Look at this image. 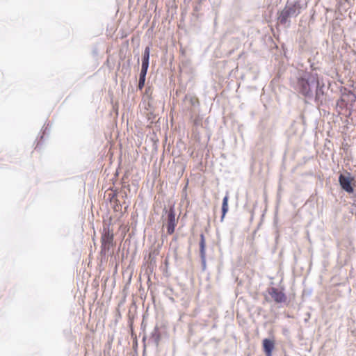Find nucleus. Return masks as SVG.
Segmentation results:
<instances>
[{
	"instance_id": "1",
	"label": "nucleus",
	"mask_w": 356,
	"mask_h": 356,
	"mask_svg": "<svg viewBox=\"0 0 356 356\" xmlns=\"http://www.w3.org/2000/svg\"><path fill=\"white\" fill-rule=\"evenodd\" d=\"M113 233L112 230L104 229L101 237V254L106 255L113 244Z\"/></svg>"
},
{
	"instance_id": "2",
	"label": "nucleus",
	"mask_w": 356,
	"mask_h": 356,
	"mask_svg": "<svg viewBox=\"0 0 356 356\" xmlns=\"http://www.w3.org/2000/svg\"><path fill=\"white\" fill-rule=\"evenodd\" d=\"M356 100V95L350 90H346L343 92L341 97L337 102V106L340 107L346 106L348 104H352Z\"/></svg>"
},
{
	"instance_id": "3",
	"label": "nucleus",
	"mask_w": 356,
	"mask_h": 356,
	"mask_svg": "<svg viewBox=\"0 0 356 356\" xmlns=\"http://www.w3.org/2000/svg\"><path fill=\"white\" fill-rule=\"evenodd\" d=\"M177 220L175 218V212L173 208L169 209L167 218V232L171 235L175 232Z\"/></svg>"
},
{
	"instance_id": "4",
	"label": "nucleus",
	"mask_w": 356,
	"mask_h": 356,
	"mask_svg": "<svg viewBox=\"0 0 356 356\" xmlns=\"http://www.w3.org/2000/svg\"><path fill=\"white\" fill-rule=\"evenodd\" d=\"M268 293L277 303L284 302L286 300V295L277 288L273 287L270 289Z\"/></svg>"
},
{
	"instance_id": "5",
	"label": "nucleus",
	"mask_w": 356,
	"mask_h": 356,
	"mask_svg": "<svg viewBox=\"0 0 356 356\" xmlns=\"http://www.w3.org/2000/svg\"><path fill=\"white\" fill-rule=\"evenodd\" d=\"M339 184L341 188L348 193H353V188L351 185L352 179L350 177H346L343 175L339 176Z\"/></svg>"
},
{
	"instance_id": "6",
	"label": "nucleus",
	"mask_w": 356,
	"mask_h": 356,
	"mask_svg": "<svg viewBox=\"0 0 356 356\" xmlns=\"http://www.w3.org/2000/svg\"><path fill=\"white\" fill-rule=\"evenodd\" d=\"M263 350L266 356H272V353L275 348L274 340L264 339L262 341Z\"/></svg>"
},
{
	"instance_id": "7",
	"label": "nucleus",
	"mask_w": 356,
	"mask_h": 356,
	"mask_svg": "<svg viewBox=\"0 0 356 356\" xmlns=\"http://www.w3.org/2000/svg\"><path fill=\"white\" fill-rule=\"evenodd\" d=\"M150 49L147 47L145 49L143 58H142V66L141 70H147L149 67V59Z\"/></svg>"
},
{
	"instance_id": "8",
	"label": "nucleus",
	"mask_w": 356,
	"mask_h": 356,
	"mask_svg": "<svg viewBox=\"0 0 356 356\" xmlns=\"http://www.w3.org/2000/svg\"><path fill=\"white\" fill-rule=\"evenodd\" d=\"M299 85L300 86V92L304 95H307L310 92L309 83L307 81L302 79L299 81Z\"/></svg>"
},
{
	"instance_id": "9",
	"label": "nucleus",
	"mask_w": 356,
	"mask_h": 356,
	"mask_svg": "<svg viewBox=\"0 0 356 356\" xmlns=\"http://www.w3.org/2000/svg\"><path fill=\"white\" fill-rule=\"evenodd\" d=\"M228 200H229V197H228V195H226L223 200H222V217H221V220L222 221L223 220V218H225V214L227 213V212L228 211Z\"/></svg>"
},
{
	"instance_id": "10",
	"label": "nucleus",
	"mask_w": 356,
	"mask_h": 356,
	"mask_svg": "<svg viewBox=\"0 0 356 356\" xmlns=\"http://www.w3.org/2000/svg\"><path fill=\"white\" fill-rule=\"evenodd\" d=\"M147 70H141L139 78L138 88L142 90L145 86V76Z\"/></svg>"
},
{
	"instance_id": "11",
	"label": "nucleus",
	"mask_w": 356,
	"mask_h": 356,
	"mask_svg": "<svg viewBox=\"0 0 356 356\" xmlns=\"http://www.w3.org/2000/svg\"><path fill=\"white\" fill-rule=\"evenodd\" d=\"M200 253L202 257H204L205 254V239L204 234L200 235Z\"/></svg>"
},
{
	"instance_id": "12",
	"label": "nucleus",
	"mask_w": 356,
	"mask_h": 356,
	"mask_svg": "<svg viewBox=\"0 0 356 356\" xmlns=\"http://www.w3.org/2000/svg\"><path fill=\"white\" fill-rule=\"evenodd\" d=\"M291 11L289 9H284L282 10L280 15V21L281 22H285L287 18L290 16Z\"/></svg>"
}]
</instances>
